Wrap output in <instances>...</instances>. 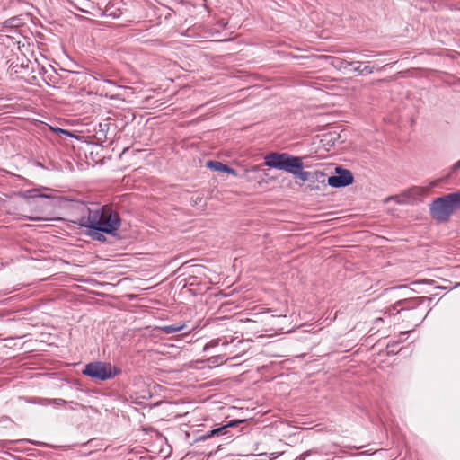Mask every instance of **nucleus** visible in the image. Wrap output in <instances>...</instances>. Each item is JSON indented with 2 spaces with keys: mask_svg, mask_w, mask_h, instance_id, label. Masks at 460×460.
<instances>
[{
  "mask_svg": "<svg viewBox=\"0 0 460 460\" xmlns=\"http://www.w3.org/2000/svg\"><path fill=\"white\" fill-rule=\"evenodd\" d=\"M429 212L433 219L439 223L447 222L456 212L448 194L435 199L429 207Z\"/></svg>",
  "mask_w": 460,
  "mask_h": 460,
  "instance_id": "3",
  "label": "nucleus"
},
{
  "mask_svg": "<svg viewBox=\"0 0 460 460\" xmlns=\"http://www.w3.org/2000/svg\"><path fill=\"white\" fill-rule=\"evenodd\" d=\"M426 300V297H416L409 300L399 301L390 307L379 310V313H383L384 315L388 314V317H390L391 315H395L400 313L402 310L414 308Z\"/></svg>",
  "mask_w": 460,
  "mask_h": 460,
  "instance_id": "6",
  "label": "nucleus"
},
{
  "mask_svg": "<svg viewBox=\"0 0 460 460\" xmlns=\"http://www.w3.org/2000/svg\"><path fill=\"white\" fill-rule=\"evenodd\" d=\"M50 402L57 406H62V405L66 404V402H67L66 401H65L64 399H61V398L52 399V400H50Z\"/></svg>",
  "mask_w": 460,
  "mask_h": 460,
  "instance_id": "16",
  "label": "nucleus"
},
{
  "mask_svg": "<svg viewBox=\"0 0 460 460\" xmlns=\"http://www.w3.org/2000/svg\"><path fill=\"white\" fill-rule=\"evenodd\" d=\"M119 371L110 363L91 362L87 364L83 370V374L93 379L104 381L114 377Z\"/></svg>",
  "mask_w": 460,
  "mask_h": 460,
  "instance_id": "4",
  "label": "nucleus"
},
{
  "mask_svg": "<svg viewBox=\"0 0 460 460\" xmlns=\"http://www.w3.org/2000/svg\"><path fill=\"white\" fill-rule=\"evenodd\" d=\"M458 169H460V160L457 161L456 163H455L454 165L452 166V171H454V172Z\"/></svg>",
  "mask_w": 460,
  "mask_h": 460,
  "instance_id": "20",
  "label": "nucleus"
},
{
  "mask_svg": "<svg viewBox=\"0 0 460 460\" xmlns=\"http://www.w3.org/2000/svg\"><path fill=\"white\" fill-rule=\"evenodd\" d=\"M426 190L421 187L413 186L403 192L385 198L383 202L388 205L390 202H394L397 205H406L413 203L419 197L424 195Z\"/></svg>",
  "mask_w": 460,
  "mask_h": 460,
  "instance_id": "5",
  "label": "nucleus"
},
{
  "mask_svg": "<svg viewBox=\"0 0 460 460\" xmlns=\"http://www.w3.org/2000/svg\"><path fill=\"white\" fill-rule=\"evenodd\" d=\"M395 210H396V209H395L394 208H391V207H389V206L386 208V211H387L388 213H390V214H394V213L395 212Z\"/></svg>",
  "mask_w": 460,
  "mask_h": 460,
  "instance_id": "22",
  "label": "nucleus"
},
{
  "mask_svg": "<svg viewBox=\"0 0 460 460\" xmlns=\"http://www.w3.org/2000/svg\"><path fill=\"white\" fill-rule=\"evenodd\" d=\"M50 128L53 131H55V132H59V133L64 134V135H70L69 132L65 130V129H61V128H53V127H51Z\"/></svg>",
  "mask_w": 460,
  "mask_h": 460,
  "instance_id": "18",
  "label": "nucleus"
},
{
  "mask_svg": "<svg viewBox=\"0 0 460 460\" xmlns=\"http://www.w3.org/2000/svg\"><path fill=\"white\" fill-rule=\"evenodd\" d=\"M336 175L328 177L327 182L333 188H341L350 185L353 182L352 172L341 167L335 168Z\"/></svg>",
  "mask_w": 460,
  "mask_h": 460,
  "instance_id": "8",
  "label": "nucleus"
},
{
  "mask_svg": "<svg viewBox=\"0 0 460 460\" xmlns=\"http://www.w3.org/2000/svg\"><path fill=\"white\" fill-rule=\"evenodd\" d=\"M385 453L383 449H376V460H387L384 456Z\"/></svg>",
  "mask_w": 460,
  "mask_h": 460,
  "instance_id": "15",
  "label": "nucleus"
},
{
  "mask_svg": "<svg viewBox=\"0 0 460 460\" xmlns=\"http://www.w3.org/2000/svg\"><path fill=\"white\" fill-rule=\"evenodd\" d=\"M384 321H385L384 317H382V316H376V320H375L376 325L379 322H384Z\"/></svg>",
  "mask_w": 460,
  "mask_h": 460,
  "instance_id": "21",
  "label": "nucleus"
},
{
  "mask_svg": "<svg viewBox=\"0 0 460 460\" xmlns=\"http://www.w3.org/2000/svg\"><path fill=\"white\" fill-rule=\"evenodd\" d=\"M219 358L222 359V358H220V357L211 358H209V361H211L212 363H217V362H218Z\"/></svg>",
  "mask_w": 460,
  "mask_h": 460,
  "instance_id": "23",
  "label": "nucleus"
},
{
  "mask_svg": "<svg viewBox=\"0 0 460 460\" xmlns=\"http://www.w3.org/2000/svg\"><path fill=\"white\" fill-rule=\"evenodd\" d=\"M103 82L106 83V84L114 85V83L111 80L105 79Z\"/></svg>",
  "mask_w": 460,
  "mask_h": 460,
  "instance_id": "24",
  "label": "nucleus"
},
{
  "mask_svg": "<svg viewBox=\"0 0 460 460\" xmlns=\"http://www.w3.org/2000/svg\"><path fill=\"white\" fill-rule=\"evenodd\" d=\"M358 59H363L366 63L361 65V68H364V66H370L373 68V66L371 65V61L365 60V56L361 55Z\"/></svg>",
  "mask_w": 460,
  "mask_h": 460,
  "instance_id": "19",
  "label": "nucleus"
},
{
  "mask_svg": "<svg viewBox=\"0 0 460 460\" xmlns=\"http://www.w3.org/2000/svg\"><path fill=\"white\" fill-rule=\"evenodd\" d=\"M31 219H32V220H40V218H38V217H36V218H35V217H32Z\"/></svg>",
  "mask_w": 460,
  "mask_h": 460,
  "instance_id": "25",
  "label": "nucleus"
},
{
  "mask_svg": "<svg viewBox=\"0 0 460 460\" xmlns=\"http://www.w3.org/2000/svg\"><path fill=\"white\" fill-rule=\"evenodd\" d=\"M207 167L213 171L224 172H227L229 174L234 175V176L237 175L235 170H234L233 168L229 167L218 161H208L207 163Z\"/></svg>",
  "mask_w": 460,
  "mask_h": 460,
  "instance_id": "10",
  "label": "nucleus"
},
{
  "mask_svg": "<svg viewBox=\"0 0 460 460\" xmlns=\"http://www.w3.org/2000/svg\"><path fill=\"white\" fill-rule=\"evenodd\" d=\"M264 164L268 167L290 172L296 178L303 181L315 180L322 183L325 182V173L318 171L314 172L303 171V162L301 157L294 156L288 153H270L265 155Z\"/></svg>",
  "mask_w": 460,
  "mask_h": 460,
  "instance_id": "2",
  "label": "nucleus"
},
{
  "mask_svg": "<svg viewBox=\"0 0 460 460\" xmlns=\"http://www.w3.org/2000/svg\"><path fill=\"white\" fill-rule=\"evenodd\" d=\"M335 61L336 64H334V66L340 70L352 71L362 75H370L372 73V67L370 66H364V68H361V65L366 63L363 59H357L351 62L343 59H336Z\"/></svg>",
  "mask_w": 460,
  "mask_h": 460,
  "instance_id": "7",
  "label": "nucleus"
},
{
  "mask_svg": "<svg viewBox=\"0 0 460 460\" xmlns=\"http://www.w3.org/2000/svg\"><path fill=\"white\" fill-rule=\"evenodd\" d=\"M399 351L398 343L387 344L386 346V354L389 355L391 353L395 354Z\"/></svg>",
  "mask_w": 460,
  "mask_h": 460,
  "instance_id": "13",
  "label": "nucleus"
},
{
  "mask_svg": "<svg viewBox=\"0 0 460 460\" xmlns=\"http://www.w3.org/2000/svg\"><path fill=\"white\" fill-rule=\"evenodd\" d=\"M19 19L17 17H13L9 20H7L4 23L6 24V26H10V27H15L17 26V23L16 22L18 21Z\"/></svg>",
  "mask_w": 460,
  "mask_h": 460,
  "instance_id": "17",
  "label": "nucleus"
},
{
  "mask_svg": "<svg viewBox=\"0 0 460 460\" xmlns=\"http://www.w3.org/2000/svg\"><path fill=\"white\" fill-rule=\"evenodd\" d=\"M185 324H172V325H164L161 327H156V329L161 330L166 334H172L177 332H181L185 328Z\"/></svg>",
  "mask_w": 460,
  "mask_h": 460,
  "instance_id": "11",
  "label": "nucleus"
},
{
  "mask_svg": "<svg viewBox=\"0 0 460 460\" xmlns=\"http://www.w3.org/2000/svg\"><path fill=\"white\" fill-rule=\"evenodd\" d=\"M243 420H232V421H229L227 424L220 427V428H217V429H212L210 431H208L206 434H204L202 437H200V439L201 440H205V439H208V438H210L214 436H223V435H226L227 434V429L230 428V427H234V426H236L238 423L242 422Z\"/></svg>",
  "mask_w": 460,
  "mask_h": 460,
  "instance_id": "9",
  "label": "nucleus"
},
{
  "mask_svg": "<svg viewBox=\"0 0 460 460\" xmlns=\"http://www.w3.org/2000/svg\"><path fill=\"white\" fill-rule=\"evenodd\" d=\"M219 341H220V339H214L212 341H210L209 342H208L205 347H204V350L207 351L210 348H213V347H216L219 344Z\"/></svg>",
  "mask_w": 460,
  "mask_h": 460,
  "instance_id": "14",
  "label": "nucleus"
},
{
  "mask_svg": "<svg viewBox=\"0 0 460 460\" xmlns=\"http://www.w3.org/2000/svg\"><path fill=\"white\" fill-rule=\"evenodd\" d=\"M76 209L82 216L73 222L82 227L96 231L92 236L97 241L103 242L106 240L105 236L101 234V232L114 234L120 227L121 221L119 214L113 211L109 206L91 208L84 203H77Z\"/></svg>",
  "mask_w": 460,
  "mask_h": 460,
  "instance_id": "1",
  "label": "nucleus"
},
{
  "mask_svg": "<svg viewBox=\"0 0 460 460\" xmlns=\"http://www.w3.org/2000/svg\"><path fill=\"white\" fill-rule=\"evenodd\" d=\"M455 210H460V190L448 194Z\"/></svg>",
  "mask_w": 460,
  "mask_h": 460,
  "instance_id": "12",
  "label": "nucleus"
}]
</instances>
